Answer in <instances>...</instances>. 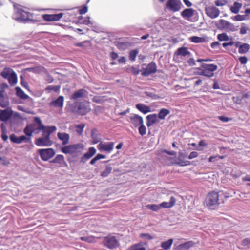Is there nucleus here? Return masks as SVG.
I'll return each instance as SVG.
<instances>
[{
  "instance_id": "1",
  "label": "nucleus",
  "mask_w": 250,
  "mask_h": 250,
  "mask_svg": "<svg viewBox=\"0 0 250 250\" xmlns=\"http://www.w3.org/2000/svg\"><path fill=\"white\" fill-rule=\"evenodd\" d=\"M14 12L13 15V19L19 22L32 23L37 21V20L33 19V14L24 10L23 8L14 5Z\"/></svg>"
},
{
  "instance_id": "2",
  "label": "nucleus",
  "mask_w": 250,
  "mask_h": 250,
  "mask_svg": "<svg viewBox=\"0 0 250 250\" xmlns=\"http://www.w3.org/2000/svg\"><path fill=\"white\" fill-rule=\"evenodd\" d=\"M57 129L55 126H48L42 133V136L35 139V144L38 146H50L53 144V141L50 139V135Z\"/></svg>"
},
{
  "instance_id": "3",
  "label": "nucleus",
  "mask_w": 250,
  "mask_h": 250,
  "mask_svg": "<svg viewBox=\"0 0 250 250\" xmlns=\"http://www.w3.org/2000/svg\"><path fill=\"white\" fill-rule=\"evenodd\" d=\"M34 121L36 122V124L33 123L28 125L24 129V133L28 137H31L33 133L39 134L41 130L43 131L48 127V126H45L43 125L42 120L38 117L34 118Z\"/></svg>"
},
{
  "instance_id": "4",
  "label": "nucleus",
  "mask_w": 250,
  "mask_h": 250,
  "mask_svg": "<svg viewBox=\"0 0 250 250\" xmlns=\"http://www.w3.org/2000/svg\"><path fill=\"white\" fill-rule=\"evenodd\" d=\"M217 66L213 64L203 63L201 67L195 69L194 73L207 77H212L214 75L213 72L217 69Z\"/></svg>"
},
{
  "instance_id": "5",
  "label": "nucleus",
  "mask_w": 250,
  "mask_h": 250,
  "mask_svg": "<svg viewBox=\"0 0 250 250\" xmlns=\"http://www.w3.org/2000/svg\"><path fill=\"white\" fill-rule=\"evenodd\" d=\"M72 111L81 115H84L90 111L89 103L87 101L76 102L72 106Z\"/></svg>"
},
{
  "instance_id": "6",
  "label": "nucleus",
  "mask_w": 250,
  "mask_h": 250,
  "mask_svg": "<svg viewBox=\"0 0 250 250\" xmlns=\"http://www.w3.org/2000/svg\"><path fill=\"white\" fill-rule=\"evenodd\" d=\"M218 192L212 191L209 193L205 200L206 205L210 209H216L220 204Z\"/></svg>"
},
{
  "instance_id": "7",
  "label": "nucleus",
  "mask_w": 250,
  "mask_h": 250,
  "mask_svg": "<svg viewBox=\"0 0 250 250\" xmlns=\"http://www.w3.org/2000/svg\"><path fill=\"white\" fill-rule=\"evenodd\" d=\"M1 75L8 79L11 86H14L17 83V77L16 73L11 68H5L1 73Z\"/></svg>"
},
{
  "instance_id": "8",
  "label": "nucleus",
  "mask_w": 250,
  "mask_h": 250,
  "mask_svg": "<svg viewBox=\"0 0 250 250\" xmlns=\"http://www.w3.org/2000/svg\"><path fill=\"white\" fill-rule=\"evenodd\" d=\"M84 146L81 143L70 145L64 146L61 148V151L64 154H73L74 153L81 152L83 150Z\"/></svg>"
},
{
  "instance_id": "9",
  "label": "nucleus",
  "mask_w": 250,
  "mask_h": 250,
  "mask_svg": "<svg viewBox=\"0 0 250 250\" xmlns=\"http://www.w3.org/2000/svg\"><path fill=\"white\" fill-rule=\"evenodd\" d=\"M41 159L47 161L55 155V151L53 148L40 149L38 150Z\"/></svg>"
},
{
  "instance_id": "10",
  "label": "nucleus",
  "mask_w": 250,
  "mask_h": 250,
  "mask_svg": "<svg viewBox=\"0 0 250 250\" xmlns=\"http://www.w3.org/2000/svg\"><path fill=\"white\" fill-rule=\"evenodd\" d=\"M182 6L180 0H168L166 3V8L173 12L179 11Z\"/></svg>"
},
{
  "instance_id": "11",
  "label": "nucleus",
  "mask_w": 250,
  "mask_h": 250,
  "mask_svg": "<svg viewBox=\"0 0 250 250\" xmlns=\"http://www.w3.org/2000/svg\"><path fill=\"white\" fill-rule=\"evenodd\" d=\"M206 14L211 19L217 18L220 13L218 8L213 5L206 6L205 9Z\"/></svg>"
},
{
  "instance_id": "12",
  "label": "nucleus",
  "mask_w": 250,
  "mask_h": 250,
  "mask_svg": "<svg viewBox=\"0 0 250 250\" xmlns=\"http://www.w3.org/2000/svg\"><path fill=\"white\" fill-rule=\"evenodd\" d=\"M104 245L109 249H114L119 246V243L115 236H108L104 238Z\"/></svg>"
},
{
  "instance_id": "13",
  "label": "nucleus",
  "mask_w": 250,
  "mask_h": 250,
  "mask_svg": "<svg viewBox=\"0 0 250 250\" xmlns=\"http://www.w3.org/2000/svg\"><path fill=\"white\" fill-rule=\"evenodd\" d=\"M114 142H101L97 146L98 150L100 151H105L108 153L111 152L114 148Z\"/></svg>"
},
{
  "instance_id": "14",
  "label": "nucleus",
  "mask_w": 250,
  "mask_h": 250,
  "mask_svg": "<svg viewBox=\"0 0 250 250\" xmlns=\"http://www.w3.org/2000/svg\"><path fill=\"white\" fill-rule=\"evenodd\" d=\"M13 114V111L11 107H7L4 110H0V121L7 122Z\"/></svg>"
},
{
  "instance_id": "15",
  "label": "nucleus",
  "mask_w": 250,
  "mask_h": 250,
  "mask_svg": "<svg viewBox=\"0 0 250 250\" xmlns=\"http://www.w3.org/2000/svg\"><path fill=\"white\" fill-rule=\"evenodd\" d=\"M220 28L227 31H234L236 30L234 24L226 20L221 19L219 21Z\"/></svg>"
},
{
  "instance_id": "16",
  "label": "nucleus",
  "mask_w": 250,
  "mask_h": 250,
  "mask_svg": "<svg viewBox=\"0 0 250 250\" xmlns=\"http://www.w3.org/2000/svg\"><path fill=\"white\" fill-rule=\"evenodd\" d=\"M63 13H60L56 14H43L42 15V19L47 21H58L63 16Z\"/></svg>"
},
{
  "instance_id": "17",
  "label": "nucleus",
  "mask_w": 250,
  "mask_h": 250,
  "mask_svg": "<svg viewBox=\"0 0 250 250\" xmlns=\"http://www.w3.org/2000/svg\"><path fill=\"white\" fill-rule=\"evenodd\" d=\"M88 93V92L84 89H80L75 91L70 96V99L73 100H76L80 98H83Z\"/></svg>"
},
{
  "instance_id": "18",
  "label": "nucleus",
  "mask_w": 250,
  "mask_h": 250,
  "mask_svg": "<svg viewBox=\"0 0 250 250\" xmlns=\"http://www.w3.org/2000/svg\"><path fill=\"white\" fill-rule=\"evenodd\" d=\"M64 97L60 96L56 99L51 101L49 103L50 106L62 108L63 106Z\"/></svg>"
},
{
  "instance_id": "19",
  "label": "nucleus",
  "mask_w": 250,
  "mask_h": 250,
  "mask_svg": "<svg viewBox=\"0 0 250 250\" xmlns=\"http://www.w3.org/2000/svg\"><path fill=\"white\" fill-rule=\"evenodd\" d=\"M5 91L3 89L0 90V106L2 108H6L9 105V102L5 97Z\"/></svg>"
},
{
  "instance_id": "20",
  "label": "nucleus",
  "mask_w": 250,
  "mask_h": 250,
  "mask_svg": "<svg viewBox=\"0 0 250 250\" xmlns=\"http://www.w3.org/2000/svg\"><path fill=\"white\" fill-rule=\"evenodd\" d=\"M194 12L195 10L192 8H187L181 12V15L182 17L185 19L191 21H193L191 20V18L193 16Z\"/></svg>"
},
{
  "instance_id": "21",
  "label": "nucleus",
  "mask_w": 250,
  "mask_h": 250,
  "mask_svg": "<svg viewBox=\"0 0 250 250\" xmlns=\"http://www.w3.org/2000/svg\"><path fill=\"white\" fill-rule=\"evenodd\" d=\"M147 123L146 125L148 127L152 126L153 125L159 122V118L157 114H152L146 116Z\"/></svg>"
},
{
  "instance_id": "22",
  "label": "nucleus",
  "mask_w": 250,
  "mask_h": 250,
  "mask_svg": "<svg viewBox=\"0 0 250 250\" xmlns=\"http://www.w3.org/2000/svg\"><path fill=\"white\" fill-rule=\"evenodd\" d=\"M130 123L135 127L143 124V118L137 114H134L130 117Z\"/></svg>"
},
{
  "instance_id": "23",
  "label": "nucleus",
  "mask_w": 250,
  "mask_h": 250,
  "mask_svg": "<svg viewBox=\"0 0 250 250\" xmlns=\"http://www.w3.org/2000/svg\"><path fill=\"white\" fill-rule=\"evenodd\" d=\"M156 71V66L155 63H149L146 67L144 69L142 74L147 76L150 74L154 73Z\"/></svg>"
},
{
  "instance_id": "24",
  "label": "nucleus",
  "mask_w": 250,
  "mask_h": 250,
  "mask_svg": "<svg viewBox=\"0 0 250 250\" xmlns=\"http://www.w3.org/2000/svg\"><path fill=\"white\" fill-rule=\"evenodd\" d=\"M176 202V198L174 196H171L170 202H163L159 204L160 209L161 208H170L175 205Z\"/></svg>"
},
{
  "instance_id": "25",
  "label": "nucleus",
  "mask_w": 250,
  "mask_h": 250,
  "mask_svg": "<svg viewBox=\"0 0 250 250\" xmlns=\"http://www.w3.org/2000/svg\"><path fill=\"white\" fill-rule=\"evenodd\" d=\"M58 138L62 141L63 145H66L69 143L70 136L66 133L59 132L57 134Z\"/></svg>"
},
{
  "instance_id": "26",
  "label": "nucleus",
  "mask_w": 250,
  "mask_h": 250,
  "mask_svg": "<svg viewBox=\"0 0 250 250\" xmlns=\"http://www.w3.org/2000/svg\"><path fill=\"white\" fill-rule=\"evenodd\" d=\"M175 54L178 56H188L189 57L190 56V53L188 50V48L186 47H182L179 48L177 51L175 52Z\"/></svg>"
},
{
  "instance_id": "27",
  "label": "nucleus",
  "mask_w": 250,
  "mask_h": 250,
  "mask_svg": "<svg viewBox=\"0 0 250 250\" xmlns=\"http://www.w3.org/2000/svg\"><path fill=\"white\" fill-rule=\"evenodd\" d=\"M91 137L93 144L100 142L101 140V134L97 133V130L96 129L91 130Z\"/></svg>"
},
{
  "instance_id": "28",
  "label": "nucleus",
  "mask_w": 250,
  "mask_h": 250,
  "mask_svg": "<svg viewBox=\"0 0 250 250\" xmlns=\"http://www.w3.org/2000/svg\"><path fill=\"white\" fill-rule=\"evenodd\" d=\"M16 95L21 99L26 100L29 98V96L24 93V92L19 87L15 88Z\"/></svg>"
},
{
  "instance_id": "29",
  "label": "nucleus",
  "mask_w": 250,
  "mask_h": 250,
  "mask_svg": "<svg viewBox=\"0 0 250 250\" xmlns=\"http://www.w3.org/2000/svg\"><path fill=\"white\" fill-rule=\"evenodd\" d=\"M136 108L144 114H146L151 111L150 107L142 104H138L136 105Z\"/></svg>"
},
{
  "instance_id": "30",
  "label": "nucleus",
  "mask_w": 250,
  "mask_h": 250,
  "mask_svg": "<svg viewBox=\"0 0 250 250\" xmlns=\"http://www.w3.org/2000/svg\"><path fill=\"white\" fill-rule=\"evenodd\" d=\"M115 45L120 50H125L128 48L131 44L127 42L116 41L115 42Z\"/></svg>"
},
{
  "instance_id": "31",
  "label": "nucleus",
  "mask_w": 250,
  "mask_h": 250,
  "mask_svg": "<svg viewBox=\"0 0 250 250\" xmlns=\"http://www.w3.org/2000/svg\"><path fill=\"white\" fill-rule=\"evenodd\" d=\"M195 243L192 241H189L178 246V250H188L192 247Z\"/></svg>"
},
{
  "instance_id": "32",
  "label": "nucleus",
  "mask_w": 250,
  "mask_h": 250,
  "mask_svg": "<svg viewBox=\"0 0 250 250\" xmlns=\"http://www.w3.org/2000/svg\"><path fill=\"white\" fill-rule=\"evenodd\" d=\"M189 41L194 43H202L207 42L208 41V38L207 37H200L192 36L189 38Z\"/></svg>"
},
{
  "instance_id": "33",
  "label": "nucleus",
  "mask_w": 250,
  "mask_h": 250,
  "mask_svg": "<svg viewBox=\"0 0 250 250\" xmlns=\"http://www.w3.org/2000/svg\"><path fill=\"white\" fill-rule=\"evenodd\" d=\"M169 113L170 111L168 109L166 108H162L160 110L157 116L159 119L164 120L165 119V117Z\"/></svg>"
},
{
  "instance_id": "34",
  "label": "nucleus",
  "mask_w": 250,
  "mask_h": 250,
  "mask_svg": "<svg viewBox=\"0 0 250 250\" xmlns=\"http://www.w3.org/2000/svg\"><path fill=\"white\" fill-rule=\"evenodd\" d=\"M242 6V4L241 3H238L237 2H235L230 8V11L234 14H237L240 9L241 8Z\"/></svg>"
},
{
  "instance_id": "35",
  "label": "nucleus",
  "mask_w": 250,
  "mask_h": 250,
  "mask_svg": "<svg viewBox=\"0 0 250 250\" xmlns=\"http://www.w3.org/2000/svg\"><path fill=\"white\" fill-rule=\"evenodd\" d=\"M173 242V239H169L167 241L162 242L161 243V246L165 250H168L171 248Z\"/></svg>"
},
{
  "instance_id": "36",
  "label": "nucleus",
  "mask_w": 250,
  "mask_h": 250,
  "mask_svg": "<svg viewBox=\"0 0 250 250\" xmlns=\"http://www.w3.org/2000/svg\"><path fill=\"white\" fill-rule=\"evenodd\" d=\"M250 46L249 44L244 43L239 46L238 52L241 54L245 53L248 51V50L250 49Z\"/></svg>"
},
{
  "instance_id": "37",
  "label": "nucleus",
  "mask_w": 250,
  "mask_h": 250,
  "mask_svg": "<svg viewBox=\"0 0 250 250\" xmlns=\"http://www.w3.org/2000/svg\"><path fill=\"white\" fill-rule=\"evenodd\" d=\"M64 162V156L62 155H57L56 157L51 161L53 163L62 164Z\"/></svg>"
},
{
  "instance_id": "38",
  "label": "nucleus",
  "mask_w": 250,
  "mask_h": 250,
  "mask_svg": "<svg viewBox=\"0 0 250 250\" xmlns=\"http://www.w3.org/2000/svg\"><path fill=\"white\" fill-rule=\"evenodd\" d=\"M138 50L137 49L132 50L130 51L129 54V60L133 62L135 60L136 57L138 54Z\"/></svg>"
},
{
  "instance_id": "39",
  "label": "nucleus",
  "mask_w": 250,
  "mask_h": 250,
  "mask_svg": "<svg viewBox=\"0 0 250 250\" xmlns=\"http://www.w3.org/2000/svg\"><path fill=\"white\" fill-rule=\"evenodd\" d=\"M92 101L95 103L102 104L105 101V96H95L92 99Z\"/></svg>"
},
{
  "instance_id": "40",
  "label": "nucleus",
  "mask_w": 250,
  "mask_h": 250,
  "mask_svg": "<svg viewBox=\"0 0 250 250\" xmlns=\"http://www.w3.org/2000/svg\"><path fill=\"white\" fill-rule=\"evenodd\" d=\"M112 168L110 167H107L101 173V176L103 177H106L111 173Z\"/></svg>"
},
{
  "instance_id": "41",
  "label": "nucleus",
  "mask_w": 250,
  "mask_h": 250,
  "mask_svg": "<svg viewBox=\"0 0 250 250\" xmlns=\"http://www.w3.org/2000/svg\"><path fill=\"white\" fill-rule=\"evenodd\" d=\"M146 208L153 211H158L160 209V207L159 205L157 204H148L146 205Z\"/></svg>"
},
{
  "instance_id": "42",
  "label": "nucleus",
  "mask_w": 250,
  "mask_h": 250,
  "mask_svg": "<svg viewBox=\"0 0 250 250\" xmlns=\"http://www.w3.org/2000/svg\"><path fill=\"white\" fill-rule=\"evenodd\" d=\"M241 245L246 249L250 248V238L244 239L242 241Z\"/></svg>"
},
{
  "instance_id": "43",
  "label": "nucleus",
  "mask_w": 250,
  "mask_h": 250,
  "mask_svg": "<svg viewBox=\"0 0 250 250\" xmlns=\"http://www.w3.org/2000/svg\"><path fill=\"white\" fill-rule=\"evenodd\" d=\"M217 39L220 41H228L229 40V37L226 33H222L217 35Z\"/></svg>"
},
{
  "instance_id": "44",
  "label": "nucleus",
  "mask_w": 250,
  "mask_h": 250,
  "mask_svg": "<svg viewBox=\"0 0 250 250\" xmlns=\"http://www.w3.org/2000/svg\"><path fill=\"white\" fill-rule=\"evenodd\" d=\"M85 127V125L83 124H81L80 125H77L75 126L76 127V131L79 135H81L83 131V129Z\"/></svg>"
},
{
  "instance_id": "45",
  "label": "nucleus",
  "mask_w": 250,
  "mask_h": 250,
  "mask_svg": "<svg viewBox=\"0 0 250 250\" xmlns=\"http://www.w3.org/2000/svg\"><path fill=\"white\" fill-rule=\"evenodd\" d=\"M248 30V27L246 26V24L243 23H242L241 28L240 29V34L241 35L246 34Z\"/></svg>"
},
{
  "instance_id": "46",
  "label": "nucleus",
  "mask_w": 250,
  "mask_h": 250,
  "mask_svg": "<svg viewBox=\"0 0 250 250\" xmlns=\"http://www.w3.org/2000/svg\"><path fill=\"white\" fill-rule=\"evenodd\" d=\"M10 140L14 143L21 144L20 136L17 137L16 135H15L14 134H13L10 135Z\"/></svg>"
},
{
  "instance_id": "47",
  "label": "nucleus",
  "mask_w": 250,
  "mask_h": 250,
  "mask_svg": "<svg viewBox=\"0 0 250 250\" xmlns=\"http://www.w3.org/2000/svg\"><path fill=\"white\" fill-rule=\"evenodd\" d=\"M60 86L49 85V86H48L46 87V90L48 91L49 92L53 90L57 92L60 90Z\"/></svg>"
},
{
  "instance_id": "48",
  "label": "nucleus",
  "mask_w": 250,
  "mask_h": 250,
  "mask_svg": "<svg viewBox=\"0 0 250 250\" xmlns=\"http://www.w3.org/2000/svg\"><path fill=\"white\" fill-rule=\"evenodd\" d=\"M139 132L142 136H144L146 134V129L143 124L140 125V127H139Z\"/></svg>"
},
{
  "instance_id": "49",
  "label": "nucleus",
  "mask_w": 250,
  "mask_h": 250,
  "mask_svg": "<svg viewBox=\"0 0 250 250\" xmlns=\"http://www.w3.org/2000/svg\"><path fill=\"white\" fill-rule=\"evenodd\" d=\"M227 3V0H217L214 2L215 5L216 6H223L226 5Z\"/></svg>"
},
{
  "instance_id": "50",
  "label": "nucleus",
  "mask_w": 250,
  "mask_h": 250,
  "mask_svg": "<svg viewBox=\"0 0 250 250\" xmlns=\"http://www.w3.org/2000/svg\"><path fill=\"white\" fill-rule=\"evenodd\" d=\"M129 250H146V249L141 245L137 244L131 247Z\"/></svg>"
},
{
  "instance_id": "51",
  "label": "nucleus",
  "mask_w": 250,
  "mask_h": 250,
  "mask_svg": "<svg viewBox=\"0 0 250 250\" xmlns=\"http://www.w3.org/2000/svg\"><path fill=\"white\" fill-rule=\"evenodd\" d=\"M246 15H241L238 14L234 16V18H232V19L234 21H242L246 19Z\"/></svg>"
},
{
  "instance_id": "52",
  "label": "nucleus",
  "mask_w": 250,
  "mask_h": 250,
  "mask_svg": "<svg viewBox=\"0 0 250 250\" xmlns=\"http://www.w3.org/2000/svg\"><path fill=\"white\" fill-rule=\"evenodd\" d=\"M92 157L89 155L88 153H85L84 155L81 158V162L83 163H85L86 162L90 159Z\"/></svg>"
},
{
  "instance_id": "53",
  "label": "nucleus",
  "mask_w": 250,
  "mask_h": 250,
  "mask_svg": "<svg viewBox=\"0 0 250 250\" xmlns=\"http://www.w3.org/2000/svg\"><path fill=\"white\" fill-rule=\"evenodd\" d=\"M21 84L26 89H28V84L26 81H25L23 76H20Z\"/></svg>"
},
{
  "instance_id": "54",
  "label": "nucleus",
  "mask_w": 250,
  "mask_h": 250,
  "mask_svg": "<svg viewBox=\"0 0 250 250\" xmlns=\"http://www.w3.org/2000/svg\"><path fill=\"white\" fill-rule=\"evenodd\" d=\"M0 164L3 166H7L10 164V162L5 158L0 156Z\"/></svg>"
},
{
  "instance_id": "55",
  "label": "nucleus",
  "mask_w": 250,
  "mask_h": 250,
  "mask_svg": "<svg viewBox=\"0 0 250 250\" xmlns=\"http://www.w3.org/2000/svg\"><path fill=\"white\" fill-rule=\"evenodd\" d=\"M218 118L219 120H220L221 121H222L223 122H225V123L228 122L231 120V118H229L228 117L224 116H218Z\"/></svg>"
},
{
  "instance_id": "56",
  "label": "nucleus",
  "mask_w": 250,
  "mask_h": 250,
  "mask_svg": "<svg viewBox=\"0 0 250 250\" xmlns=\"http://www.w3.org/2000/svg\"><path fill=\"white\" fill-rule=\"evenodd\" d=\"M86 153L92 157L96 154V150L94 147H90Z\"/></svg>"
},
{
  "instance_id": "57",
  "label": "nucleus",
  "mask_w": 250,
  "mask_h": 250,
  "mask_svg": "<svg viewBox=\"0 0 250 250\" xmlns=\"http://www.w3.org/2000/svg\"><path fill=\"white\" fill-rule=\"evenodd\" d=\"M211 47L213 49H220V43L218 42H215L211 43Z\"/></svg>"
},
{
  "instance_id": "58",
  "label": "nucleus",
  "mask_w": 250,
  "mask_h": 250,
  "mask_svg": "<svg viewBox=\"0 0 250 250\" xmlns=\"http://www.w3.org/2000/svg\"><path fill=\"white\" fill-rule=\"evenodd\" d=\"M20 139L21 143H22V142H27L28 141L31 140V137H27L24 135H22L20 136Z\"/></svg>"
},
{
  "instance_id": "59",
  "label": "nucleus",
  "mask_w": 250,
  "mask_h": 250,
  "mask_svg": "<svg viewBox=\"0 0 250 250\" xmlns=\"http://www.w3.org/2000/svg\"><path fill=\"white\" fill-rule=\"evenodd\" d=\"M42 69H43V67H41L28 68V70L29 71H33V72H37V73L41 72L42 70Z\"/></svg>"
},
{
  "instance_id": "60",
  "label": "nucleus",
  "mask_w": 250,
  "mask_h": 250,
  "mask_svg": "<svg viewBox=\"0 0 250 250\" xmlns=\"http://www.w3.org/2000/svg\"><path fill=\"white\" fill-rule=\"evenodd\" d=\"M87 7L86 6H84L79 10V13L81 15L84 14L87 12Z\"/></svg>"
},
{
  "instance_id": "61",
  "label": "nucleus",
  "mask_w": 250,
  "mask_h": 250,
  "mask_svg": "<svg viewBox=\"0 0 250 250\" xmlns=\"http://www.w3.org/2000/svg\"><path fill=\"white\" fill-rule=\"evenodd\" d=\"M198 156V154L196 151L191 152L189 155L188 156V158L189 159H192L193 158H196Z\"/></svg>"
},
{
  "instance_id": "62",
  "label": "nucleus",
  "mask_w": 250,
  "mask_h": 250,
  "mask_svg": "<svg viewBox=\"0 0 250 250\" xmlns=\"http://www.w3.org/2000/svg\"><path fill=\"white\" fill-rule=\"evenodd\" d=\"M146 96H147L149 97H151L155 99H156L159 98V96L158 95L154 94L153 93H151V92H146Z\"/></svg>"
},
{
  "instance_id": "63",
  "label": "nucleus",
  "mask_w": 250,
  "mask_h": 250,
  "mask_svg": "<svg viewBox=\"0 0 250 250\" xmlns=\"http://www.w3.org/2000/svg\"><path fill=\"white\" fill-rule=\"evenodd\" d=\"M141 237H145L148 240H151L152 237L148 233H142L140 235Z\"/></svg>"
},
{
  "instance_id": "64",
  "label": "nucleus",
  "mask_w": 250,
  "mask_h": 250,
  "mask_svg": "<svg viewBox=\"0 0 250 250\" xmlns=\"http://www.w3.org/2000/svg\"><path fill=\"white\" fill-rule=\"evenodd\" d=\"M233 101L237 104H240L242 102V98H239L238 97H233L232 98Z\"/></svg>"
}]
</instances>
